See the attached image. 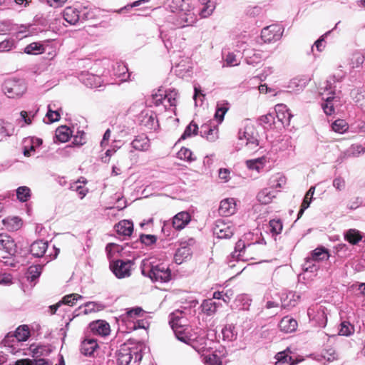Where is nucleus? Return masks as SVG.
<instances>
[{"mask_svg":"<svg viewBox=\"0 0 365 365\" xmlns=\"http://www.w3.org/2000/svg\"><path fill=\"white\" fill-rule=\"evenodd\" d=\"M115 227L117 233L120 235L129 237L133 232V224L128 220L120 221Z\"/></svg>","mask_w":365,"mask_h":365,"instance_id":"obj_31","label":"nucleus"},{"mask_svg":"<svg viewBox=\"0 0 365 365\" xmlns=\"http://www.w3.org/2000/svg\"><path fill=\"white\" fill-rule=\"evenodd\" d=\"M48 242L43 240H37L34 242L30 248L32 255L36 257H41L44 255L47 248Z\"/></svg>","mask_w":365,"mask_h":365,"instance_id":"obj_29","label":"nucleus"},{"mask_svg":"<svg viewBox=\"0 0 365 365\" xmlns=\"http://www.w3.org/2000/svg\"><path fill=\"white\" fill-rule=\"evenodd\" d=\"M123 245H119L115 243H109L106 247V252L108 259H111L114 257L115 253H118L120 251L123 250Z\"/></svg>","mask_w":365,"mask_h":365,"instance_id":"obj_48","label":"nucleus"},{"mask_svg":"<svg viewBox=\"0 0 365 365\" xmlns=\"http://www.w3.org/2000/svg\"><path fill=\"white\" fill-rule=\"evenodd\" d=\"M198 130V125L192 121L185 128L183 134L181 136L182 139L190 137L192 135H196Z\"/></svg>","mask_w":365,"mask_h":365,"instance_id":"obj_53","label":"nucleus"},{"mask_svg":"<svg viewBox=\"0 0 365 365\" xmlns=\"http://www.w3.org/2000/svg\"><path fill=\"white\" fill-rule=\"evenodd\" d=\"M178 158L180 160H187L189 162L193 161L195 158H192V152L187 148H182L178 153Z\"/></svg>","mask_w":365,"mask_h":365,"instance_id":"obj_56","label":"nucleus"},{"mask_svg":"<svg viewBox=\"0 0 365 365\" xmlns=\"http://www.w3.org/2000/svg\"><path fill=\"white\" fill-rule=\"evenodd\" d=\"M275 365H294L292 357L286 351L279 352L275 356Z\"/></svg>","mask_w":365,"mask_h":365,"instance_id":"obj_42","label":"nucleus"},{"mask_svg":"<svg viewBox=\"0 0 365 365\" xmlns=\"http://www.w3.org/2000/svg\"><path fill=\"white\" fill-rule=\"evenodd\" d=\"M63 16L64 20L71 25H75L80 21L79 11L73 7H66L63 12Z\"/></svg>","mask_w":365,"mask_h":365,"instance_id":"obj_28","label":"nucleus"},{"mask_svg":"<svg viewBox=\"0 0 365 365\" xmlns=\"http://www.w3.org/2000/svg\"><path fill=\"white\" fill-rule=\"evenodd\" d=\"M143 309L140 307H133L126 311L125 315L127 318L133 319L136 317L141 315L143 313Z\"/></svg>","mask_w":365,"mask_h":365,"instance_id":"obj_62","label":"nucleus"},{"mask_svg":"<svg viewBox=\"0 0 365 365\" xmlns=\"http://www.w3.org/2000/svg\"><path fill=\"white\" fill-rule=\"evenodd\" d=\"M245 61L247 64L256 66L261 62L263 56L262 52L254 49H245Z\"/></svg>","mask_w":365,"mask_h":365,"instance_id":"obj_26","label":"nucleus"},{"mask_svg":"<svg viewBox=\"0 0 365 365\" xmlns=\"http://www.w3.org/2000/svg\"><path fill=\"white\" fill-rule=\"evenodd\" d=\"M30 336L29 328L27 325L19 327L14 333H9L2 341L8 352L16 354L22 349V342L26 341Z\"/></svg>","mask_w":365,"mask_h":365,"instance_id":"obj_3","label":"nucleus"},{"mask_svg":"<svg viewBox=\"0 0 365 365\" xmlns=\"http://www.w3.org/2000/svg\"><path fill=\"white\" fill-rule=\"evenodd\" d=\"M46 118L48 119L47 123H52L59 120L60 114L58 110H53L51 104H48Z\"/></svg>","mask_w":365,"mask_h":365,"instance_id":"obj_51","label":"nucleus"},{"mask_svg":"<svg viewBox=\"0 0 365 365\" xmlns=\"http://www.w3.org/2000/svg\"><path fill=\"white\" fill-rule=\"evenodd\" d=\"M322 357L327 361L330 362L337 359V354L333 348H329L322 351Z\"/></svg>","mask_w":365,"mask_h":365,"instance_id":"obj_57","label":"nucleus"},{"mask_svg":"<svg viewBox=\"0 0 365 365\" xmlns=\"http://www.w3.org/2000/svg\"><path fill=\"white\" fill-rule=\"evenodd\" d=\"M110 73L109 76L118 78L120 83L125 82L130 80V73L128 72V68L123 62H111Z\"/></svg>","mask_w":365,"mask_h":365,"instance_id":"obj_16","label":"nucleus"},{"mask_svg":"<svg viewBox=\"0 0 365 365\" xmlns=\"http://www.w3.org/2000/svg\"><path fill=\"white\" fill-rule=\"evenodd\" d=\"M142 359V354L137 347H130L125 344L120 346L117 353L118 365L136 364Z\"/></svg>","mask_w":365,"mask_h":365,"instance_id":"obj_7","label":"nucleus"},{"mask_svg":"<svg viewBox=\"0 0 365 365\" xmlns=\"http://www.w3.org/2000/svg\"><path fill=\"white\" fill-rule=\"evenodd\" d=\"M14 29V26L9 20L0 21V34L9 32Z\"/></svg>","mask_w":365,"mask_h":365,"instance_id":"obj_63","label":"nucleus"},{"mask_svg":"<svg viewBox=\"0 0 365 365\" xmlns=\"http://www.w3.org/2000/svg\"><path fill=\"white\" fill-rule=\"evenodd\" d=\"M17 199L22 202H27L31 197V190L27 186H20L16 189Z\"/></svg>","mask_w":365,"mask_h":365,"instance_id":"obj_43","label":"nucleus"},{"mask_svg":"<svg viewBox=\"0 0 365 365\" xmlns=\"http://www.w3.org/2000/svg\"><path fill=\"white\" fill-rule=\"evenodd\" d=\"M110 333L109 324L104 320H96L93 322V335L107 336Z\"/></svg>","mask_w":365,"mask_h":365,"instance_id":"obj_24","label":"nucleus"},{"mask_svg":"<svg viewBox=\"0 0 365 365\" xmlns=\"http://www.w3.org/2000/svg\"><path fill=\"white\" fill-rule=\"evenodd\" d=\"M223 339L229 341H235L237 337V331L234 324H227L222 329Z\"/></svg>","mask_w":365,"mask_h":365,"instance_id":"obj_36","label":"nucleus"},{"mask_svg":"<svg viewBox=\"0 0 365 365\" xmlns=\"http://www.w3.org/2000/svg\"><path fill=\"white\" fill-rule=\"evenodd\" d=\"M164 6L167 11L173 13L166 20L171 29L192 26L197 20L189 0H166Z\"/></svg>","mask_w":365,"mask_h":365,"instance_id":"obj_1","label":"nucleus"},{"mask_svg":"<svg viewBox=\"0 0 365 365\" xmlns=\"http://www.w3.org/2000/svg\"><path fill=\"white\" fill-rule=\"evenodd\" d=\"M44 47L38 42H33L24 48V52L27 54L37 55L43 53Z\"/></svg>","mask_w":365,"mask_h":365,"instance_id":"obj_41","label":"nucleus"},{"mask_svg":"<svg viewBox=\"0 0 365 365\" xmlns=\"http://www.w3.org/2000/svg\"><path fill=\"white\" fill-rule=\"evenodd\" d=\"M141 126L145 129H155L158 126L156 114L150 110L143 111L139 116Z\"/></svg>","mask_w":365,"mask_h":365,"instance_id":"obj_18","label":"nucleus"},{"mask_svg":"<svg viewBox=\"0 0 365 365\" xmlns=\"http://www.w3.org/2000/svg\"><path fill=\"white\" fill-rule=\"evenodd\" d=\"M3 91L9 98L21 97L26 91V86L23 81L8 79L3 84Z\"/></svg>","mask_w":365,"mask_h":365,"instance_id":"obj_11","label":"nucleus"},{"mask_svg":"<svg viewBox=\"0 0 365 365\" xmlns=\"http://www.w3.org/2000/svg\"><path fill=\"white\" fill-rule=\"evenodd\" d=\"M178 92L175 90L169 91L159 88L152 94V101L156 106L163 105L167 109L168 106H175L177 102Z\"/></svg>","mask_w":365,"mask_h":365,"instance_id":"obj_8","label":"nucleus"},{"mask_svg":"<svg viewBox=\"0 0 365 365\" xmlns=\"http://www.w3.org/2000/svg\"><path fill=\"white\" fill-rule=\"evenodd\" d=\"M344 237L350 244L356 245L362 240V235L356 229H349L345 232Z\"/></svg>","mask_w":365,"mask_h":365,"instance_id":"obj_38","label":"nucleus"},{"mask_svg":"<svg viewBox=\"0 0 365 365\" xmlns=\"http://www.w3.org/2000/svg\"><path fill=\"white\" fill-rule=\"evenodd\" d=\"M0 250L4 251L9 255H14L16 252L14 240L9 235H0Z\"/></svg>","mask_w":365,"mask_h":365,"instance_id":"obj_20","label":"nucleus"},{"mask_svg":"<svg viewBox=\"0 0 365 365\" xmlns=\"http://www.w3.org/2000/svg\"><path fill=\"white\" fill-rule=\"evenodd\" d=\"M328 257V254L324 248H317L312 254V259H313L318 264L320 260H323Z\"/></svg>","mask_w":365,"mask_h":365,"instance_id":"obj_52","label":"nucleus"},{"mask_svg":"<svg viewBox=\"0 0 365 365\" xmlns=\"http://www.w3.org/2000/svg\"><path fill=\"white\" fill-rule=\"evenodd\" d=\"M253 237L254 234L252 232L245 234L242 238L236 242L235 250L232 253V257L242 261L254 259L257 252L255 245L259 242L257 239L254 240Z\"/></svg>","mask_w":365,"mask_h":365,"instance_id":"obj_2","label":"nucleus"},{"mask_svg":"<svg viewBox=\"0 0 365 365\" xmlns=\"http://www.w3.org/2000/svg\"><path fill=\"white\" fill-rule=\"evenodd\" d=\"M238 139L242 145L245 144L251 150L258 146V133L254 125L249 120H245L243 128L240 129Z\"/></svg>","mask_w":365,"mask_h":365,"instance_id":"obj_6","label":"nucleus"},{"mask_svg":"<svg viewBox=\"0 0 365 365\" xmlns=\"http://www.w3.org/2000/svg\"><path fill=\"white\" fill-rule=\"evenodd\" d=\"M192 252L188 247H181L178 248L175 255V261L177 264H180L184 260L191 256Z\"/></svg>","mask_w":365,"mask_h":365,"instance_id":"obj_37","label":"nucleus"},{"mask_svg":"<svg viewBox=\"0 0 365 365\" xmlns=\"http://www.w3.org/2000/svg\"><path fill=\"white\" fill-rule=\"evenodd\" d=\"M81 296L77 294H71L65 296L61 302L57 303L55 305L50 306V309L52 314H55L57 309L63 304H67L68 306H73L74 304V301H76L78 299H81Z\"/></svg>","mask_w":365,"mask_h":365,"instance_id":"obj_32","label":"nucleus"},{"mask_svg":"<svg viewBox=\"0 0 365 365\" xmlns=\"http://www.w3.org/2000/svg\"><path fill=\"white\" fill-rule=\"evenodd\" d=\"M169 323L177 337V331L182 333L183 336L190 334L187 329L188 321L185 316V312L181 310H175L170 314Z\"/></svg>","mask_w":365,"mask_h":365,"instance_id":"obj_10","label":"nucleus"},{"mask_svg":"<svg viewBox=\"0 0 365 365\" xmlns=\"http://www.w3.org/2000/svg\"><path fill=\"white\" fill-rule=\"evenodd\" d=\"M141 272L144 276L148 277L153 282L163 283L171 279V271L163 263L154 264L149 262H143Z\"/></svg>","mask_w":365,"mask_h":365,"instance_id":"obj_4","label":"nucleus"},{"mask_svg":"<svg viewBox=\"0 0 365 365\" xmlns=\"http://www.w3.org/2000/svg\"><path fill=\"white\" fill-rule=\"evenodd\" d=\"M132 262L120 259L110 262V268L115 276L118 279L128 277L130 275Z\"/></svg>","mask_w":365,"mask_h":365,"instance_id":"obj_14","label":"nucleus"},{"mask_svg":"<svg viewBox=\"0 0 365 365\" xmlns=\"http://www.w3.org/2000/svg\"><path fill=\"white\" fill-rule=\"evenodd\" d=\"M319 265L311 257L307 258L303 264L304 272H314L319 269Z\"/></svg>","mask_w":365,"mask_h":365,"instance_id":"obj_55","label":"nucleus"},{"mask_svg":"<svg viewBox=\"0 0 365 365\" xmlns=\"http://www.w3.org/2000/svg\"><path fill=\"white\" fill-rule=\"evenodd\" d=\"M347 128L346 123L343 120H336L332 123V129L337 133H342Z\"/></svg>","mask_w":365,"mask_h":365,"instance_id":"obj_59","label":"nucleus"},{"mask_svg":"<svg viewBox=\"0 0 365 365\" xmlns=\"http://www.w3.org/2000/svg\"><path fill=\"white\" fill-rule=\"evenodd\" d=\"M228 109L229 108L227 103L222 102L217 103L215 118L217 120L218 123H221L222 122L224 116Z\"/></svg>","mask_w":365,"mask_h":365,"instance_id":"obj_44","label":"nucleus"},{"mask_svg":"<svg viewBox=\"0 0 365 365\" xmlns=\"http://www.w3.org/2000/svg\"><path fill=\"white\" fill-rule=\"evenodd\" d=\"M203 7L200 10L199 14L201 18H207L210 16L215 9L218 0H198Z\"/></svg>","mask_w":365,"mask_h":365,"instance_id":"obj_30","label":"nucleus"},{"mask_svg":"<svg viewBox=\"0 0 365 365\" xmlns=\"http://www.w3.org/2000/svg\"><path fill=\"white\" fill-rule=\"evenodd\" d=\"M56 142L66 143L69 140L70 131L66 126H61L56 130Z\"/></svg>","mask_w":365,"mask_h":365,"instance_id":"obj_40","label":"nucleus"},{"mask_svg":"<svg viewBox=\"0 0 365 365\" xmlns=\"http://www.w3.org/2000/svg\"><path fill=\"white\" fill-rule=\"evenodd\" d=\"M177 339L187 344L190 345L199 354H203L207 347V339L205 337H193L192 335L182 336V333L177 331Z\"/></svg>","mask_w":365,"mask_h":365,"instance_id":"obj_12","label":"nucleus"},{"mask_svg":"<svg viewBox=\"0 0 365 365\" xmlns=\"http://www.w3.org/2000/svg\"><path fill=\"white\" fill-rule=\"evenodd\" d=\"M80 351L86 356H91V338L89 335H86L85 339L82 341Z\"/></svg>","mask_w":365,"mask_h":365,"instance_id":"obj_45","label":"nucleus"},{"mask_svg":"<svg viewBox=\"0 0 365 365\" xmlns=\"http://www.w3.org/2000/svg\"><path fill=\"white\" fill-rule=\"evenodd\" d=\"M131 146L135 150L146 152L150 147V140L144 134L139 135L131 142Z\"/></svg>","mask_w":365,"mask_h":365,"instance_id":"obj_23","label":"nucleus"},{"mask_svg":"<svg viewBox=\"0 0 365 365\" xmlns=\"http://www.w3.org/2000/svg\"><path fill=\"white\" fill-rule=\"evenodd\" d=\"M307 315L310 320H314L319 327H325L327 322L325 308L322 306L309 307Z\"/></svg>","mask_w":365,"mask_h":365,"instance_id":"obj_17","label":"nucleus"},{"mask_svg":"<svg viewBox=\"0 0 365 365\" xmlns=\"http://www.w3.org/2000/svg\"><path fill=\"white\" fill-rule=\"evenodd\" d=\"M276 115L279 121L284 125H289L292 115L287 108V106L283 104H278L275 106Z\"/></svg>","mask_w":365,"mask_h":365,"instance_id":"obj_25","label":"nucleus"},{"mask_svg":"<svg viewBox=\"0 0 365 365\" xmlns=\"http://www.w3.org/2000/svg\"><path fill=\"white\" fill-rule=\"evenodd\" d=\"M219 304L212 299H205L201 304L202 312L207 316L214 315L216 313Z\"/></svg>","mask_w":365,"mask_h":365,"instance_id":"obj_35","label":"nucleus"},{"mask_svg":"<svg viewBox=\"0 0 365 365\" xmlns=\"http://www.w3.org/2000/svg\"><path fill=\"white\" fill-rule=\"evenodd\" d=\"M16 41L13 38H6L0 42V52H7L16 47Z\"/></svg>","mask_w":365,"mask_h":365,"instance_id":"obj_50","label":"nucleus"},{"mask_svg":"<svg viewBox=\"0 0 365 365\" xmlns=\"http://www.w3.org/2000/svg\"><path fill=\"white\" fill-rule=\"evenodd\" d=\"M246 165L250 170L259 172L263 168L262 159L257 158L246 161Z\"/></svg>","mask_w":365,"mask_h":365,"instance_id":"obj_54","label":"nucleus"},{"mask_svg":"<svg viewBox=\"0 0 365 365\" xmlns=\"http://www.w3.org/2000/svg\"><path fill=\"white\" fill-rule=\"evenodd\" d=\"M275 197V191L270 188L262 190L257 196L258 201L264 205L270 203Z\"/></svg>","mask_w":365,"mask_h":365,"instance_id":"obj_33","label":"nucleus"},{"mask_svg":"<svg viewBox=\"0 0 365 365\" xmlns=\"http://www.w3.org/2000/svg\"><path fill=\"white\" fill-rule=\"evenodd\" d=\"M284 28L280 24H272L262 30L261 37L264 42H274L282 36Z\"/></svg>","mask_w":365,"mask_h":365,"instance_id":"obj_13","label":"nucleus"},{"mask_svg":"<svg viewBox=\"0 0 365 365\" xmlns=\"http://www.w3.org/2000/svg\"><path fill=\"white\" fill-rule=\"evenodd\" d=\"M190 215L187 212H180L173 217L172 225L175 230H181L190 222Z\"/></svg>","mask_w":365,"mask_h":365,"instance_id":"obj_21","label":"nucleus"},{"mask_svg":"<svg viewBox=\"0 0 365 365\" xmlns=\"http://www.w3.org/2000/svg\"><path fill=\"white\" fill-rule=\"evenodd\" d=\"M235 302L239 309L247 310L251 304V299L245 294L239 295Z\"/></svg>","mask_w":365,"mask_h":365,"instance_id":"obj_46","label":"nucleus"},{"mask_svg":"<svg viewBox=\"0 0 365 365\" xmlns=\"http://www.w3.org/2000/svg\"><path fill=\"white\" fill-rule=\"evenodd\" d=\"M279 327L282 331L291 333L297 329V322L294 318L286 316L279 322Z\"/></svg>","mask_w":365,"mask_h":365,"instance_id":"obj_27","label":"nucleus"},{"mask_svg":"<svg viewBox=\"0 0 365 365\" xmlns=\"http://www.w3.org/2000/svg\"><path fill=\"white\" fill-rule=\"evenodd\" d=\"M354 332V327L348 322H343L340 325L339 334L349 336Z\"/></svg>","mask_w":365,"mask_h":365,"instance_id":"obj_58","label":"nucleus"},{"mask_svg":"<svg viewBox=\"0 0 365 365\" xmlns=\"http://www.w3.org/2000/svg\"><path fill=\"white\" fill-rule=\"evenodd\" d=\"M234 233V227L231 222L224 220H217L213 227V234L220 239L230 238Z\"/></svg>","mask_w":365,"mask_h":365,"instance_id":"obj_15","label":"nucleus"},{"mask_svg":"<svg viewBox=\"0 0 365 365\" xmlns=\"http://www.w3.org/2000/svg\"><path fill=\"white\" fill-rule=\"evenodd\" d=\"M202 361L205 365H222V359L213 353L202 354Z\"/></svg>","mask_w":365,"mask_h":365,"instance_id":"obj_39","label":"nucleus"},{"mask_svg":"<svg viewBox=\"0 0 365 365\" xmlns=\"http://www.w3.org/2000/svg\"><path fill=\"white\" fill-rule=\"evenodd\" d=\"M341 76H338L337 78L336 76H331L327 81H326V85L324 86V90L329 91V94H331V96L327 97L325 99V102L322 104V109L324 112L327 115H331L334 113V101H336L335 95V86L334 84L336 81H339L341 79Z\"/></svg>","mask_w":365,"mask_h":365,"instance_id":"obj_9","label":"nucleus"},{"mask_svg":"<svg viewBox=\"0 0 365 365\" xmlns=\"http://www.w3.org/2000/svg\"><path fill=\"white\" fill-rule=\"evenodd\" d=\"M140 240L143 244L148 246L155 243L157 241V237L155 235H153L142 234L140 236Z\"/></svg>","mask_w":365,"mask_h":365,"instance_id":"obj_61","label":"nucleus"},{"mask_svg":"<svg viewBox=\"0 0 365 365\" xmlns=\"http://www.w3.org/2000/svg\"><path fill=\"white\" fill-rule=\"evenodd\" d=\"M111 61L108 58L96 60L93 63V87L100 88L104 86L106 81L105 78L110 73Z\"/></svg>","mask_w":365,"mask_h":365,"instance_id":"obj_5","label":"nucleus"},{"mask_svg":"<svg viewBox=\"0 0 365 365\" xmlns=\"http://www.w3.org/2000/svg\"><path fill=\"white\" fill-rule=\"evenodd\" d=\"M14 132V128L11 123L0 119V135L4 136L11 135Z\"/></svg>","mask_w":365,"mask_h":365,"instance_id":"obj_49","label":"nucleus"},{"mask_svg":"<svg viewBox=\"0 0 365 365\" xmlns=\"http://www.w3.org/2000/svg\"><path fill=\"white\" fill-rule=\"evenodd\" d=\"M3 224L9 231H16L22 226V221L19 217H9L3 220Z\"/></svg>","mask_w":365,"mask_h":365,"instance_id":"obj_34","label":"nucleus"},{"mask_svg":"<svg viewBox=\"0 0 365 365\" xmlns=\"http://www.w3.org/2000/svg\"><path fill=\"white\" fill-rule=\"evenodd\" d=\"M200 133L202 137L210 142H215L219 137L217 126L212 125L211 122L202 125Z\"/></svg>","mask_w":365,"mask_h":365,"instance_id":"obj_19","label":"nucleus"},{"mask_svg":"<svg viewBox=\"0 0 365 365\" xmlns=\"http://www.w3.org/2000/svg\"><path fill=\"white\" fill-rule=\"evenodd\" d=\"M236 203L234 198L224 199L220 202L218 209L220 215L229 216L235 213Z\"/></svg>","mask_w":365,"mask_h":365,"instance_id":"obj_22","label":"nucleus"},{"mask_svg":"<svg viewBox=\"0 0 365 365\" xmlns=\"http://www.w3.org/2000/svg\"><path fill=\"white\" fill-rule=\"evenodd\" d=\"M269 232L272 235H277L281 233L283 225L280 220H272L269 222Z\"/></svg>","mask_w":365,"mask_h":365,"instance_id":"obj_47","label":"nucleus"},{"mask_svg":"<svg viewBox=\"0 0 365 365\" xmlns=\"http://www.w3.org/2000/svg\"><path fill=\"white\" fill-rule=\"evenodd\" d=\"M287 299H289V302L288 304H283V306L284 307H294L298 301L300 299V295L299 294H297L296 292H289L288 294H287Z\"/></svg>","mask_w":365,"mask_h":365,"instance_id":"obj_60","label":"nucleus"},{"mask_svg":"<svg viewBox=\"0 0 365 365\" xmlns=\"http://www.w3.org/2000/svg\"><path fill=\"white\" fill-rule=\"evenodd\" d=\"M333 186L336 190L342 191L345 189V180L341 177H337L333 180Z\"/></svg>","mask_w":365,"mask_h":365,"instance_id":"obj_64","label":"nucleus"}]
</instances>
